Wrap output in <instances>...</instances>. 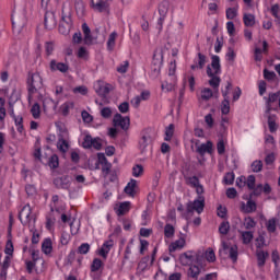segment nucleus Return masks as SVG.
I'll return each instance as SVG.
<instances>
[{
    "label": "nucleus",
    "mask_w": 280,
    "mask_h": 280,
    "mask_svg": "<svg viewBox=\"0 0 280 280\" xmlns=\"http://www.w3.org/2000/svg\"><path fill=\"white\" fill-rule=\"evenodd\" d=\"M221 113L222 115H229L231 113V102L230 100H223L221 103Z\"/></svg>",
    "instance_id": "obj_44"
},
{
    "label": "nucleus",
    "mask_w": 280,
    "mask_h": 280,
    "mask_svg": "<svg viewBox=\"0 0 280 280\" xmlns=\"http://www.w3.org/2000/svg\"><path fill=\"white\" fill-rule=\"evenodd\" d=\"M57 148L62 152V154H65L69 151V141L60 136L57 142Z\"/></svg>",
    "instance_id": "obj_28"
},
{
    "label": "nucleus",
    "mask_w": 280,
    "mask_h": 280,
    "mask_svg": "<svg viewBox=\"0 0 280 280\" xmlns=\"http://www.w3.org/2000/svg\"><path fill=\"white\" fill-rule=\"evenodd\" d=\"M189 269H188V277L189 279H198V277H200V272L202 271L200 269V266L198 265H188Z\"/></svg>",
    "instance_id": "obj_23"
},
{
    "label": "nucleus",
    "mask_w": 280,
    "mask_h": 280,
    "mask_svg": "<svg viewBox=\"0 0 280 280\" xmlns=\"http://www.w3.org/2000/svg\"><path fill=\"white\" fill-rule=\"evenodd\" d=\"M255 246H256V250H262L264 246H266V238L264 237V235H259L255 240Z\"/></svg>",
    "instance_id": "obj_50"
},
{
    "label": "nucleus",
    "mask_w": 280,
    "mask_h": 280,
    "mask_svg": "<svg viewBox=\"0 0 280 280\" xmlns=\"http://www.w3.org/2000/svg\"><path fill=\"white\" fill-rule=\"evenodd\" d=\"M129 211H130V202L129 201L121 202L118 207L117 215H126V213H128Z\"/></svg>",
    "instance_id": "obj_35"
},
{
    "label": "nucleus",
    "mask_w": 280,
    "mask_h": 280,
    "mask_svg": "<svg viewBox=\"0 0 280 280\" xmlns=\"http://www.w3.org/2000/svg\"><path fill=\"white\" fill-rule=\"evenodd\" d=\"M69 23H71V16L65 15V10H62L61 22L59 24V34H62L63 36L69 34Z\"/></svg>",
    "instance_id": "obj_10"
},
{
    "label": "nucleus",
    "mask_w": 280,
    "mask_h": 280,
    "mask_svg": "<svg viewBox=\"0 0 280 280\" xmlns=\"http://www.w3.org/2000/svg\"><path fill=\"white\" fill-rule=\"evenodd\" d=\"M205 257L207 261L213 264V261H215V252L212 248H208L205 253Z\"/></svg>",
    "instance_id": "obj_52"
},
{
    "label": "nucleus",
    "mask_w": 280,
    "mask_h": 280,
    "mask_svg": "<svg viewBox=\"0 0 280 280\" xmlns=\"http://www.w3.org/2000/svg\"><path fill=\"white\" fill-rule=\"evenodd\" d=\"M124 191L127 194V196L135 198V196H137V179L131 178L130 182L126 185Z\"/></svg>",
    "instance_id": "obj_20"
},
{
    "label": "nucleus",
    "mask_w": 280,
    "mask_h": 280,
    "mask_svg": "<svg viewBox=\"0 0 280 280\" xmlns=\"http://www.w3.org/2000/svg\"><path fill=\"white\" fill-rule=\"evenodd\" d=\"M174 137V124L168 125V127L165 130V140L172 141V138Z\"/></svg>",
    "instance_id": "obj_56"
},
{
    "label": "nucleus",
    "mask_w": 280,
    "mask_h": 280,
    "mask_svg": "<svg viewBox=\"0 0 280 280\" xmlns=\"http://www.w3.org/2000/svg\"><path fill=\"white\" fill-rule=\"evenodd\" d=\"M175 233H176V229H174V225L167 223L164 226V236L166 237V240H172Z\"/></svg>",
    "instance_id": "obj_33"
},
{
    "label": "nucleus",
    "mask_w": 280,
    "mask_h": 280,
    "mask_svg": "<svg viewBox=\"0 0 280 280\" xmlns=\"http://www.w3.org/2000/svg\"><path fill=\"white\" fill-rule=\"evenodd\" d=\"M179 261L182 266H191L196 261V255L194 252H186L179 256Z\"/></svg>",
    "instance_id": "obj_14"
},
{
    "label": "nucleus",
    "mask_w": 280,
    "mask_h": 280,
    "mask_svg": "<svg viewBox=\"0 0 280 280\" xmlns=\"http://www.w3.org/2000/svg\"><path fill=\"white\" fill-rule=\"evenodd\" d=\"M55 100L51 97H46L44 100V106H47V104H50L56 108L62 102V98L65 97V89L61 85H56L55 88Z\"/></svg>",
    "instance_id": "obj_3"
},
{
    "label": "nucleus",
    "mask_w": 280,
    "mask_h": 280,
    "mask_svg": "<svg viewBox=\"0 0 280 280\" xmlns=\"http://www.w3.org/2000/svg\"><path fill=\"white\" fill-rule=\"evenodd\" d=\"M268 126L270 132H277V130L279 129V125L277 124V115L270 114L268 116Z\"/></svg>",
    "instance_id": "obj_25"
},
{
    "label": "nucleus",
    "mask_w": 280,
    "mask_h": 280,
    "mask_svg": "<svg viewBox=\"0 0 280 280\" xmlns=\"http://www.w3.org/2000/svg\"><path fill=\"white\" fill-rule=\"evenodd\" d=\"M113 246H115V241L113 240L105 241L101 249L98 250V255L103 259H108V253H110V250L113 249Z\"/></svg>",
    "instance_id": "obj_11"
},
{
    "label": "nucleus",
    "mask_w": 280,
    "mask_h": 280,
    "mask_svg": "<svg viewBox=\"0 0 280 280\" xmlns=\"http://www.w3.org/2000/svg\"><path fill=\"white\" fill-rule=\"evenodd\" d=\"M223 183L225 185H233L235 183V173H226L223 177Z\"/></svg>",
    "instance_id": "obj_55"
},
{
    "label": "nucleus",
    "mask_w": 280,
    "mask_h": 280,
    "mask_svg": "<svg viewBox=\"0 0 280 280\" xmlns=\"http://www.w3.org/2000/svg\"><path fill=\"white\" fill-rule=\"evenodd\" d=\"M71 242V234L63 231L60 236V243L62 246H67Z\"/></svg>",
    "instance_id": "obj_53"
},
{
    "label": "nucleus",
    "mask_w": 280,
    "mask_h": 280,
    "mask_svg": "<svg viewBox=\"0 0 280 280\" xmlns=\"http://www.w3.org/2000/svg\"><path fill=\"white\" fill-rule=\"evenodd\" d=\"M78 58L86 60L89 58V50L84 46H81L77 52Z\"/></svg>",
    "instance_id": "obj_62"
},
{
    "label": "nucleus",
    "mask_w": 280,
    "mask_h": 280,
    "mask_svg": "<svg viewBox=\"0 0 280 280\" xmlns=\"http://www.w3.org/2000/svg\"><path fill=\"white\" fill-rule=\"evenodd\" d=\"M118 110L122 115H126V113L130 112V103H128V102L120 103L119 106H118Z\"/></svg>",
    "instance_id": "obj_61"
},
{
    "label": "nucleus",
    "mask_w": 280,
    "mask_h": 280,
    "mask_svg": "<svg viewBox=\"0 0 280 280\" xmlns=\"http://www.w3.org/2000/svg\"><path fill=\"white\" fill-rule=\"evenodd\" d=\"M243 23H244L245 27H254V25H255V14L244 13L243 14Z\"/></svg>",
    "instance_id": "obj_27"
},
{
    "label": "nucleus",
    "mask_w": 280,
    "mask_h": 280,
    "mask_svg": "<svg viewBox=\"0 0 280 280\" xmlns=\"http://www.w3.org/2000/svg\"><path fill=\"white\" fill-rule=\"evenodd\" d=\"M231 91H233V83L228 81L225 86L221 90L223 100H231Z\"/></svg>",
    "instance_id": "obj_30"
},
{
    "label": "nucleus",
    "mask_w": 280,
    "mask_h": 280,
    "mask_svg": "<svg viewBox=\"0 0 280 280\" xmlns=\"http://www.w3.org/2000/svg\"><path fill=\"white\" fill-rule=\"evenodd\" d=\"M245 183L250 191L252 189H255V183H256L255 175H249Z\"/></svg>",
    "instance_id": "obj_64"
},
{
    "label": "nucleus",
    "mask_w": 280,
    "mask_h": 280,
    "mask_svg": "<svg viewBox=\"0 0 280 280\" xmlns=\"http://www.w3.org/2000/svg\"><path fill=\"white\" fill-rule=\"evenodd\" d=\"M242 235V240H243V244H250V242H253V232L250 231H245V232H241Z\"/></svg>",
    "instance_id": "obj_48"
},
{
    "label": "nucleus",
    "mask_w": 280,
    "mask_h": 280,
    "mask_svg": "<svg viewBox=\"0 0 280 280\" xmlns=\"http://www.w3.org/2000/svg\"><path fill=\"white\" fill-rule=\"evenodd\" d=\"M117 40V32H113L107 40V50L113 51L115 49V42Z\"/></svg>",
    "instance_id": "obj_39"
},
{
    "label": "nucleus",
    "mask_w": 280,
    "mask_h": 280,
    "mask_svg": "<svg viewBox=\"0 0 280 280\" xmlns=\"http://www.w3.org/2000/svg\"><path fill=\"white\" fill-rule=\"evenodd\" d=\"M221 74L222 66L220 65V56L213 55L211 66L207 67V75L210 78L208 84L213 89V91H218L220 89V82H222V79L220 78Z\"/></svg>",
    "instance_id": "obj_1"
},
{
    "label": "nucleus",
    "mask_w": 280,
    "mask_h": 280,
    "mask_svg": "<svg viewBox=\"0 0 280 280\" xmlns=\"http://www.w3.org/2000/svg\"><path fill=\"white\" fill-rule=\"evenodd\" d=\"M74 9L78 14V16H84L86 12V7L84 5L83 0H74Z\"/></svg>",
    "instance_id": "obj_26"
},
{
    "label": "nucleus",
    "mask_w": 280,
    "mask_h": 280,
    "mask_svg": "<svg viewBox=\"0 0 280 280\" xmlns=\"http://www.w3.org/2000/svg\"><path fill=\"white\" fill-rule=\"evenodd\" d=\"M229 257L233 261V264L237 262V257H240V252L237 245H232L228 248Z\"/></svg>",
    "instance_id": "obj_29"
},
{
    "label": "nucleus",
    "mask_w": 280,
    "mask_h": 280,
    "mask_svg": "<svg viewBox=\"0 0 280 280\" xmlns=\"http://www.w3.org/2000/svg\"><path fill=\"white\" fill-rule=\"evenodd\" d=\"M93 137H91V135H86L83 139V148H85V150H90V148H93Z\"/></svg>",
    "instance_id": "obj_54"
},
{
    "label": "nucleus",
    "mask_w": 280,
    "mask_h": 280,
    "mask_svg": "<svg viewBox=\"0 0 280 280\" xmlns=\"http://www.w3.org/2000/svg\"><path fill=\"white\" fill-rule=\"evenodd\" d=\"M44 25L46 30L56 28V25H58V21H56V13L52 11H46L44 16Z\"/></svg>",
    "instance_id": "obj_9"
},
{
    "label": "nucleus",
    "mask_w": 280,
    "mask_h": 280,
    "mask_svg": "<svg viewBox=\"0 0 280 280\" xmlns=\"http://www.w3.org/2000/svg\"><path fill=\"white\" fill-rule=\"evenodd\" d=\"M187 185H189L190 187H198V185H200V179L198 178V176H191L188 177L186 179Z\"/></svg>",
    "instance_id": "obj_60"
},
{
    "label": "nucleus",
    "mask_w": 280,
    "mask_h": 280,
    "mask_svg": "<svg viewBox=\"0 0 280 280\" xmlns=\"http://www.w3.org/2000/svg\"><path fill=\"white\" fill-rule=\"evenodd\" d=\"M243 226H245L247 231H250V229H255V226H257V222H255V219L252 217H247L244 219Z\"/></svg>",
    "instance_id": "obj_41"
},
{
    "label": "nucleus",
    "mask_w": 280,
    "mask_h": 280,
    "mask_svg": "<svg viewBox=\"0 0 280 280\" xmlns=\"http://www.w3.org/2000/svg\"><path fill=\"white\" fill-rule=\"evenodd\" d=\"M82 32L84 34L85 43H91L93 40V36H91V28L88 23L82 24Z\"/></svg>",
    "instance_id": "obj_37"
},
{
    "label": "nucleus",
    "mask_w": 280,
    "mask_h": 280,
    "mask_svg": "<svg viewBox=\"0 0 280 280\" xmlns=\"http://www.w3.org/2000/svg\"><path fill=\"white\" fill-rule=\"evenodd\" d=\"M54 250V244L51 243V238H45L42 243V252L44 255H51Z\"/></svg>",
    "instance_id": "obj_24"
},
{
    "label": "nucleus",
    "mask_w": 280,
    "mask_h": 280,
    "mask_svg": "<svg viewBox=\"0 0 280 280\" xmlns=\"http://www.w3.org/2000/svg\"><path fill=\"white\" fill-rule=\"evenodd\" d=\"M115 128H121V130H128L130 128V117L121 116V114H116L113 119Z\"/></svg>",
    "instance_id": "obj_6"
},
{
    "label": "nucleus",
    "mask_w": 280,
    "mask_h": 280,
    "mask_svg": "<svg viewBox=\"0 0 280 280\" xmlns=\"http://www.w3.org/2000/svg\"><path fill=\"white\" fill-rule=\"evenodd\" d=\"M31 115L33 119H40V105L38 103L32 105Z\"/></svg>",
    "instance_id": "obj_40"
},
{
    "label": "nucleus",
    "mask_w": 280,
    "mask_h": 280,
    "mask_svg": "<svg viewBox=\"0 0 280 280\" xmlns=\"http://www.w3.org/2000/svg\"><path fill=\"white\" fill-rule=\"evenodd\" d=\"M50 71H60V73H67L69 71V65L65 62H58L56 59H52L49 63Z\"/></svg>",
    "instance_id": "obj_13"
},
{
    "label": "nucleus",
    "mask_w": 280,
    "mask_h": 280,
    "mask_svg": "<svg viewBox=\"0 0 280 280\" xmlns=\"http://www.w3.org/2000/svg\"><path fill=\"white\" fill-rule=\"evenodd\" d=\"M40 89H43V77H40V73H30L27 78L28 97H32V95L38 93Z\"/></svg>",
    "instance_id": "obj_2"
},
{
    "label": "nucleus",
    "mask_w": 280,
    "mask_h": 280,
    "mask_svg": "<svg viewBox=\"0 0 280 280\" xmlns=\"http://www.w3.org/2000/svg\"><path fill=\"white\" fill-rule=\"evenodd\" d=\"M13 121L16 126L18 132L23 135V131L25 130V127L23 126V116H13Z\"/></svg>",
    "instance_id": "obj_36"
},
{
    "label": "nucleus",
    "mask_w": 280,
    "mask_h": 280,
    "mask_svg": "<svg viewBox=\"0 0 280 280\" xmlns=\"http://www.w3.org/2000/svg\"><path fill=\"white\" fill-rule=\"evenodd\" d=\"M112 85L105 81L98 80L94 83V91L100 97H106L110 93Z\"/></svg>",
    "instance_id": "obj_5"
},
{
    "label": "nucleus",
    "mask_w": 280,
    "mask_h": 280,
    "mask_svg": "<svg viewBox=\"0 0 280 280\" xmlns=\"http://www.w3.org/2000/svg\"><path fill=\"white\" fill-rule=\"evenodd\" d=\"M132 176L135 178H139L141 176H143V165L141 164H136L133 167H132Z\"/></svg>",
    "instance_id": "obj_46"
},
{
    "label": "nucleus",
    "mask_w": 280,
    "mask_h": 280,
    "mask_svg": "<svg viewBox=\"0 0 280 280\" xmlns=\"http://www.w3.org/2000/svg\"><path fill=\"white\" fill-rule=\"evenodd\" d=\"M270 257V254L264 249H256V259L258 268L266 266V260Z\"/></svg>",
    "instance_id": "obj_16"
},
{
    "label": "nucleus",
    "mask_w": 280,
    "mask_h": 280,
    "mask_svg": "<svg viewBox=\"0 0 280 280\" xmlns=\"http://www.w3.org/2000/svg\"><path fill=\"white\" fill-rule=\"evenodd\" d=\"M225 25H226L229 36L231 37L235 36V24L233 23V21L226 22Z\"/></svg>",
    "instance_id": "obj_63"
},
{
    "label": "nucleus",
    "mask_w": 280,
    "mask_h": 280,
    "mask_svg": "<svg viewBox=\"0 0 280 280\" xmlns=\"http://www.w3.org/2000/svg\"><path fill=\"white\" fill-rule=\"evenodd\" d=\"M149 268H150V256H145L141 258V260L138 262L137 275L141 276Z\"/></svg>",
    "instance_id": "obj_19"
},
{
    "label": "nucleus",
    "mask_w": 280,
    "mask_h": 280,
    "mask_svg": "<svg viewBox=\"0 0 280 280\" xmlns=\"http://www.w3.org/2000/svg\"><path fill=\"white\" fill-rule=\"evenodd\" d=\"M252 172H254L255 174H258V172H261V170H264V162H261V160H255L252 165Z\"/></svg>",
    "instance_id": "obj_42"
},
{
    "label": "nucleus",
    "mask_w": 280,
    "mask_h": 280,
    "mask_svg": "<svg viewBox=\"0 0 280 280\" xmlns=\"http://www.w3.org/2000/svg\"><path fill=\"white\" fill-rule=\"evenodd\" d=\"M19 220L23 226H27L32 222V206L27 203L20 210Z\"/></svg>",
    "instance_id": "obj_4"
},
{
    "label": "nucleus",
    "mask_w": 280,
    "mask_h": 280,
    "mask_svg": "<svg viewBox=\"0 0 280 280\" xmlns=\"http://www.w3.org/2000/svg\"><path fill=\"white\" fill-rule=\"evenodd\" d=\"M188 213L197 211V213H202L205 211V197L199 196L198 199H195L194 202L188 203L187 206Z\"/></svg>",
    "instance_id": "obj_7"
},
{
    "label": "nucleus",
    "mask_w": 280,
    "mask_h": 280,
    "mask_svg": "<svg viewBox=\"0 0 280 280\" xmlns=\"http://www.w3.org/2000/svg\"><path fill=\"white\" fill-rule=\"evenodd\" d=\"M213 97V90L210 88H205L201 90V100H205V102H209L210 98Z\"/></svg>",
    "instance_id": "obj_43"
},
{
    "label": "nucleus",
    "mask_w": 280,
    "mask_h": 280,
    "mask_svg": "<svg viewBox=\"0 0 280 280\" xmlns=\"http://www.w3.org/2000/svg\"><path fill=\"white\" fill-rule=\"evenodd\" d=\"M92 8L97 12H106L108 10V0H91Z\"/></svg>",
    "instance_id": "obj_18"
},
{
    "label": "nucleus",
    "mask_w": 280,
    "mask_h": 280,
    "mask_svg": "<svg viewBox=\"0 0 280 280\" xmlns=\"http://www.w3.org/2000/svg\"><path fill=\"white\" fill-rule=\"evenodd\" d=\"M205 121H206L207 128L209 130H211V128H213V126H215V120L213 119V115H211V114H207L205 116Z\"/></svg>",
    "instance_id": "obj_57"
},
{
    "label": "nucleus",
    "mask_w": 280,
    "mask_h": 280,
    "mask_svg": "<svg viewBox=\"0 0 280 280\" xmlns=\"http://www.w3.org/2000/svg\"><path fill=\"white\" fill-rule=\"evenodd\" d=\"M277 100H279V92L269 94V97L267 100V110H266L267 115L270 114V110H272V107L270 104H273V102H277Z\"/></svg>",
    "instance_id": "obj_34"
},
{
    "label": "nucleus",
    "mask_w": 280,
    "mask_h": 280,
    "mask_svg": "<svg viewBox=\"0 0 280 280\" xmlns=\"http://www.w3.org/2000/svg\"><path fill=\"white\" fill-rule=\"evenodd\" d=\"M194 62L195 63L190 66L192 71H196V69H205V65H207V57L202 55V52H198Z\"/></svg>",
    "instance_id": "obj_15"
},
{
    "label": "nucleus",
    "mask_w": 280,
    "mask_h": 280,
    "mask_svg": "<svg viewBox=\"0 0 280 280\" xmlns=\"http://www.w3.org/2000/svg\"><path fill=\"white\" fill-rule=\"evenodd\" d=\"M217 152L222 155L226 152V144L224 143V139H220L217 143Z\"/></svg>",
    "instance_id": "obj_58"
},
{
    "label": "nucleus",
    "mask_w": 280,
    "mask_h": 280,
    "mask_svg": "<svg viewBox=\"0 0 280 280\" xmlns=\"http://www.w3.org/2000/svg\"><path fill=\"white\" fill-rule=\"evenodd\" d=\"M4 254L14 257V243L12 238H8L4 247Z\"/></svg>",
    "instance_id": "obj_38"
},
{
    "label": "nucleus",
    "mask_w": 280,
    "mask_h": 280,
    "mask_svg": "<svg viewBox=\"0 0 280 280\" xmlns=\"http://www.w3.org/2000/svg\"><path fill=\"white\" fill-rule=\"evenodd\" d=\"M185 237H180L177 241H174L173 243L170 244L168 250L170 253H176V250H183L185 248Z\"/></svg>",
    "instance_id": "obj_21"
},
{
    "label": "nucleus",
    "mask_w": 280,
    "mask_h": 280,
    "mask_svg": "<svg viewBox=\"0 0 280 280\" xmlns=\"http://www.w3.org/2000/svg\"><path fill=\"white\" fill-rule=\"evenodd\" d=\"M240 14V5H235L232 8H228L225 10V18L228 21H233L234 19H237V15Z\"/></svg>",
    "instance_id": "obj_22"
},
{
    "label": "nucleus",
    "mask_w": 280,
    "mask_h": 280,
    "mask_svg": "<svg viewBox=\"0 0 280 280\" xmlns=\"http://www.w3.org/2000/svg\"><path fill=\"white\" fill-rule=\"evenodd\" d=\"M196 152L200 154V156H205V154H212L213 153V142L208 140L206 143H201L197 147Z\"/></svg>",
    "instance_id": "obj_12"
},
{
    "label": "nucleus",
    "mask_w": 280,
    "mask_h": 280,
    "mask_svg": "<svg viewBox=\"0 0 280 280\" xmlns=\"http://www.w3.org/2000/svg\"><path fill=\"white\" fill-rule=\"evenodd\" d=\"M150 143H152V138H150V136H142L139 140V148L141 152H145V148H148Z\"/></svg>",
    "instance_id": "obj_32"
},
{
    "label": "nucleus",
    "mask_w": 280,
    "mask_h": 280,
    "mask_svg": "<svg viewBox=\"0 0 280 280\" xmlns=\"http://www.w3.org/2000/svg\"><path fill=\"white\" fill-rule=\"evenodd\" d=\"M267 231L268 233H275L277 231V219L272 218L267 221Z\"/></svg>",
    "instance_id": "obj_45"
},
{
    "label": "nucleus",
    "mask_w": 280,
    "mask_h": 280,
    "mask_svg": "<svg viewBox=\"0 0 280 280\" xmlns=\"http://www.w3.org/2000/svg\"><path fill=\"white\" fill-rule=\"evenodd\" d=\"M74 104L73 102H66L61 105V113L65 117H67V115H69V112L71 110V108H73Z\"/></svg>",
    "instance_id": "obj_49"
},
{
    "label": "nucleus",
    "mask_w": 280,
    "mask_h": 280,
    "mask_svg": "<svg viewBox=\"0 0 280 280\" xmlns=\"http://www.w3.org/2000/svg\"><path fill=\"white\" fill-rule=\"evenodd\" d=\"M90 277L91 279L95 280L97 279L100 276H97V273L95 272H100V270H104V261H102V259L100 258H94L91 266H90Z\"/></svg>",
    "instance_id": "obj_8"
},
{
    "label": "nucleus",
    "mask_w": 280,
    "mask_h": 280,
    "mask_svg": "<svg viewBox=\"0 0 280 280\" xmlns=\"http://www.w3.org/2000/svg\"><path fill=\"white\" fill-rule=\"evenodd\" d=\"M89 250H91V245H89V243H82L78 248V254L86 255L89 254Z\"/></svg>",
    "instance_id": "obj_59"
},
{
    "label": "nucleus",
    "mask_w": 280,
    "mask_h": 280,
    "mask_svg": "<svg viewBox=\"0 0 280 280\" xmlns=\"http://www.w3.org/2000/svg\"><path fill=\"white\" fill-rule=\"evenodd\" d=\"M12 257L14 256H9V255L4 256L3 262L1 265V268H2L1 277H3V273L8 275V269L10 268V264H12Z\"/></svg>",
    "instance_id": "obj_31"
},
{
    "label": "nucleus",
    "mask_w": 280,
    "mask_h": 280,
    "mask_svg": "<svg viewBox=\"0 0 280 280\" xmlns=\"http://www.w3.org/2000/svg\"><path fill=\"white\" fill-rule=\"evenodd\" d=\"M59 200H60V198L58 197V195H54L51 197L50 211H57V213H60V209H58Z\"/></svg>",
    "instance_id": "obj_51"
},
{
    "label": "nucleus",
    "mask_w": 280,
    "mask_h": 280,
    "mask_svg": "<svg viewBox=\"0 0 280 280\" xmlns=\"http://www.w3.org/2000/svg\"><path fill=\"white\" fill-rule=\"evenodd\" d=\"M242 213H255L257 211V203L249 199L247 202H241Z\"/></svg>",
    "instance_id": "obj_17"
},
{
    "label": "nucleus",
    "mask_w": 280,
    "mask_h": 280,
    "mask_svg": "<svg viewBox=\"0 0 280 280\" xmlns=\"http://www.w3.org/2000/svg\"><path fill=\"white\" fill-rule=\"evenodd\" d=\"M230 230L231 224L229 223V221H223L219 226V233H221V235H228Z\"/></svg>",
    "instance_id": "obj_47"
}]
</instances>
